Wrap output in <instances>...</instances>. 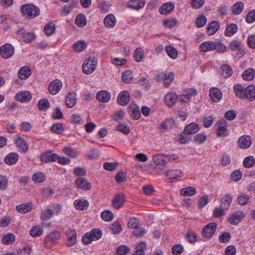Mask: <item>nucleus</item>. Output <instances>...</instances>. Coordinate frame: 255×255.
I'll use <instances>...</instances> for the list:
<instances>
[{"instance_id":"obj_1","label":"nucleus","mask_w":255,"mask_h":255,"mask_svg":"<svg viewBox=\"0 0 255 255\" xmlns=\"http://www.w3.org/2000/svg\"><path fill=\"white\" fill-rule=\"evenodd\" d=\"M234 91L236 95L240 99H247L249 101L255 99V86L249 85L244 88L240 85L234 86Z\"/></svg>"},{"instance_id":"obj_2","label":"nucleus","mask_w":255,"mask_h":255,"mask_svg":"<svg viewBox=\"0 0 255 255\" xmlns=\"http://www.w3.org/2000/svg\"><path fill=\"white\" fill-rule=\"evenodd\" d=\"M102 236V231L98 229H93L90 233L84 235L82 238L83 243L87 245L92 243L93 241L100 239Z\"/></svg>"},{"instance_id":"obj_3","label":"nucleus","mask_w":255,"mask_h":255,"mask_svg":"<svg viewBox=\"0 0 255 255\" xmlns=\"http://www.w3.org/2000/svg\"><path fill=\"white\" fill-rule=\"evenodd\" d=\"M97 65V60L94 57L86 58L82 65L83 72L86 74L92 73L96 69Z\"/></svg>"},{"instance_id":"obj_4","label":"nucleus","mask_w":255,"mask_h":255,"mask_svg":"<svg viewBox=\"0 0 255 255\" xmlns=\"http://www.w3.org/2000/svg\"><path fill=\"white\" fill-rule=\"evenodd\" d=\"M21 11L24 15L31 17H34L39 14V8L32 4L23 5L21 8Z\"/></svg>"},{"instance_id":"obj_5","label":"nucleus","mask_w":255,"mask_h":255,"mask_svg":"<svg viewBox=\"0 0 255 255\" xmlns=\"http://www.w3.org/2000/svg\"><path fill=\"white\" fill-rule=\"evenodd\" d=\"M61 238V234L57 231H53L46 236L44 244L48 248H51L53 244L57 242Z\"/></svg>"},{"instance_id":"obj_6","label":"nucleus","mask_w":255,"mask_h":255,"mask_svg":"<svg viewBox=\"0 0 255 255\" xmlns=\"http://www.w3.org/2000/svg\"><path fill=\"white\" fill-rule=\"evenodd\" d=\"M14 47L10 44H4L0 48V54L4 59L9 58L14 54Z\"/></svg>"},{"instance_id":"obj_7","label":"nucleus","mask_w":255,"mask_h":255,"mask_svg":"<svg viewBox=\"0 0 255 255\" xmlns=\"http://www.w3.org/2000/svg\"><path fill=\"white\" fill-rule=\"evenodd\" d=\"M18 37L20 38L25 43H30L35 37L33 33L26 31L23 28H19L17 31Z\"/></svg>"},{"instance_id":"obj_8","label":"nucleus","mask_w":255,"mask_h":255,"mask_svg":"<svg viewBox=\"0 0 255 255\" xmlns=\"http://www.w3.org/2000/svg\"><path fill=\"white\" fill-rule=\"evenodd\" d=\"M245 217V214L243 211L241 210L237 211L229 215L228 222L232 225H237Z\"/></svg>"},{"instance_id":"obj_9","label":"nucleus","mask_w":255,"mask_h":255,"mask_svg":"<svg viewBox=\"0 0 255 255\" xmlns=\"http://www.w3.org/2000/svg\"><path fill=\"white\" fill-rule=\"evenodd\" d=\"M14 98L16 101L25 103L31 99L32 94L28 91H20L15 94Z\"/></svg>"},{"instance_id":"obj_10","label":"nucleus","mask_w":255,"mask_h":255,"mask_svg":"<svg viewBox=\"0 0 255 255\" xmlns=\"http://www.w3.org/2000/svg\"><path fill=\"white\" fill-rule=\"evenodd\" d=\"M217 224L215 223H210L206 225L202 231L203 236L206 238H211L217 229Z\"/></svg>"},{"instance_id":"obj_11","label":"nucleus","mask_w":255,"mask_h":255,"mask_svg":"<svg viewBox=\"0 0 255 255\" xmlns=\"http://www.w3.org/2000/svg\"><path fill=\"white\" fill-rule=\"evenodd\" d=\"M75 184L78 188L84 190H89L92 187L91 183L83 177L77 178L75 180Z\"/></svg>"},{"instance_id":"obj_12","label":"nucleus","mask_w":255,"mask_h":255,"mask_svg":"<svg viewBox=\"0 0 255 255\" xmlns=\"http://www.w3.org/2000/svg\"><path fill=\"white\" fill-rule=\"evenodd\" d=\"M217 134L219 136H225L227 135V123L225 120H220L217 125Z\"/></svg>"},{"instance_id":"obj_13","label":"nucleus","mask_w":255,"mask_h":255,"mask_svg":"<svg viewBox=\"0 0 255 255\" xmlns=\"http://www.w3.org/2000/svg\"><path fill=\"white\" fill-rule=\"evenodd\" d=\"M62 87V83L61 81L56 79L50 83L49 85V92L52 95H55L58 93Z\"/></svg>"},{"instance_id":"obj_14","label":"nucleus","mask_w":255,"mask_h":255,"mask_svg":"<svg viewBox=\"0 0 255 255\" xmlns=\"http://www.w3.org/2000/svg\"><path fill=\"white\" fill-rule=\"evenodd\" d=\"M58 158V154L53 153L51 151L48 150L41 155V160L44 162H51L56 161Z\"/></svg>"},{"instance_id":"obj_15","label":"nucleus","mask_w":255,"mask_h":255,"mask_svg":"<svg viewBox=\"0 0 255 255\" xmlns=\"http://www.w3.org/2000/svg\"><path fill=\"white\" fill-rule=\"evenodd\" d=\"M178 96L175 92H169L164 96V102L168 107H172L176 103Z\"/></svg>"},{"instance_id":"obj_16","label":"nucleus","mask_w":255,"mask_h":255,"mask_svg":"<svg viewBox=\"0 0 255 255\" xmlns=\"http://www.w3.org/2000/svg\"><path fill=\"white\" fill-rule=\"evenodd\" d=\"M238 142L239 146L241 148H248L252 144L251 137L249 135H242L239 137Z\"/></svg>"},{"instance_id":"obj_17","label":"nucleus","mask_w":255,"mask_h":255,"mask_svg":"<svg viewBox=\"0 0 255 255\" xmlns=\"http://www.w3.org/2000/svg\"><path fill=\"white\" fill-rule=\"evenodd\" d=\"M145 4L144 0H130L127 4L128 8L137 10L143 7Z\"/></svg>"},{"instance_id":"obj_18","label":"nucleus","mask_w":255,"mask_h":255,"mask_svg":"<svg viewBox=\"0 0 255 255\" xmlns=\"http://www.w3.org/2000/svg\"><path fill=\"white\" fill-rule=\"evenodd\" d=\"M117 101L121 106L127 105L129 101V94L128 91H123L120 93L117 98Z\"/></svg>"},{"instance_id":"obj_19","label":"nucleus","mask_w":255,"mask_h":255,"mask_svg":"<svg viewBox=\"0 0 255 255\" xmlns=\"http://www.w3.org/2000/svg\"><path fill=\"white\" fill-rule=\"evenodd\" d=\"M209 95L212 100L215 102H219L223 96L221 90L216 87H212L210 89Z\"/></svg>"},{"instance_id":"obj_20","label":"nucleus","mask_w":255,"mask_h":255,"mask_svg":"<svg viewBox=\"0 0 255 255\" xmlns=\"http://www.w3.org/2000/svg\"><path fill=\"white\" fill-rule=\"evenodd\" d=\"M125 198L124 195L118 194L115 196L112 200V204L114 208L119 209L124 205Z\"/></svg>"},{"instance_id":"obj_21","label":"nucleus","mask_w":255,"mask_h":255,"mask_svg":"<svg viewBox=\"0 0 255 255\" xmlns=\"http://www.w3.org/2000/svg\"><path fill=\"white\" fill-rule=\"evenodd\" d=\"M96 99L100 102L107 103L111 99V94L105 90L100 91L96 94Z\"/></svg>"},{"instance_id":"obj_22","label":"nucleus","mask_w":255,"mask_h":255,"mask_svg":"<svg viewBox=\"0 0 255 255\" xmlns=\"http://www.w3.org/2000/svg\"><path fill=\"white\" fill-rule=\"evenodd\" d=\"M19 159V156L16 152H13L8 153L4 158V162L7 165L15 164Z\"/></svg>"},{"instance_id":"obj_23","label":"nucleus","mask_w":255,"mask_h":255,"mask_svg":"<svg viewBox=\"0 0 255 255\" xmlns=\"http://www.w3.org/2000/svg\"><path fill=\"white\" fill-rule=\"evenodd\" d=\"M31 74L30 68L28 66H23L20 68L18 72V76L21 80H25L29 78Z\"/></svg>"},{"instance_id":"obj_24","label":"nucleus","mask_w":255,"mask_h":255,"mask_svg":"<svg viewBox=\"0 0 255 255\" xmlns=\"http://www.w3.org/2000/svg\"><path fill=\"white\" fill-rule=\"evenodd\" d=\"M14 142L19 150L22 152H26L28 149V145L25 140L20 136H17L14 139Z\"/></svg>"},{"instance_id":"obj_25","label":"nucleus","mask_w":255,"mask_h":255,"mask_svg":"<svg viewBox=\"0 0 255 255\" xmlns=\"http://www.w3.org/2000/svg\"><path fill=\"white\" fill-rule=\"evenodd\" d=\"M53 216L51 211L47 207L46 209L42 211L40 216V219L42 221V225L44 226L49 227L51 223H49L47 224H45V221L50 219Z\"/></svg>"},{"instance_id":"obj_26","label":"nucleus","mask_w":255,"mask_h":255,"mask_svg":"<svg viewBox=\"0 0 255 255\" xmlns=\"http://www.w3.org/2000/svg\"><path fill=\"white\" fill-rule=\"evenodd\" d=\"M215 41H207L202 43L200 46L199 49L201 51L203 52H207L209 51L215 50Z\"/></svg>"},{"instance_id":"obj_27","label":"nucleus","mask_w":255,"mask_h":255,"mask_svg":"<svg viewBox=\"0 0 255 255\" xmlns=\"http://www.w3.org/2000/svg\"><path fill=\"white\" fill-rule=\"evenodd\" d=\"M65 103L68 108H72L76 104V95L74 92H69L66 97Z\"/></svg>"},{"instance_id":"obj_28","label":"nucleus","mask_w":255,"mask_h":255,"mask_svg":"<svg viewBox=\"0 0 255 255\" xmlns=\"http://www.w3.org/2000/svg\"><path fill=\"white\" fill-rule=\"evenodd\" d=\"M199 130V127L197 124L192 123L187 125L184 130L185 134H192L196 133Z\"/></svg>"},{"instance_id":"obj_29","label":"nucleus","mask_w":255,"mask_h":255,"mask_svg":"<svg viewBox=\"0 0 255 255\" xmlns=\"http://www.w3.org/2000/svg\"><path fill=\"white\" fill-rule=\"evenodd\" d=\"M104 23L106 27L113 28L116 23V17L113 14H109L105 17Z\"/></svg>"},{"instance_id":"obj_30","label":"nucleus","mask_w":255,"mask_h":255,"mask_svg":"<svg viewBox=\"0 0 255 255\" xmlns=\"http://www.w3.org/2000/svg\"><path fill=\"white\" fill-rule=\"evenodd\" d=\"M158 76L163 79L164 87H168L174 79V74L172 73H159Z\"/></svg>"},{"instance_id":"obj_31","label":"nucleus","mask_w":255,"mask_h":255,"mask_svg":"<svg viewBox=\"0 0 255 255\" xmlns=\"http://www.w3.org/2000/svg\"><path fill=\"white\" fill-rule=\"evenodd\" d=\"M174 4L171 2H165L159 9V12L162 14H166L174 8Z\"/></svg>"},{"instance_id":"obj_32","label":"nucleus","mask_w":255,"mask_h":255,"mask_svg":"<svg viewBox=\"0 0 255 255\" xmlns=\"http://www.w3.org/2000/svg\"><path fill=\"white\" fill-rule=\"evenodd\" d=\"M238 30V26L236 24L231 23L227 26L225 30V35L231 37L237 32Z\"/></svg>"},{"instance_id":"obj_33","label":"nucleus","mask_w":255,"mask_h":255,"mask_svg":"<svg viewBox=\"0 0 255 255\" xmlns=\"http://www.w3.org/2000/svg\"><path fill=\"white\" fill-rule=\"evenodd\" d=\"M87 43L84 40H78L73 45V48L75 51L81 52L86 49Z\"/></svg>"},{"instance_id":"obj_34","label":"nucleus","mask_w":255,"mask_h":255,"mask_svg":"<svg viewBox=\"0 0 255 255\" xmlns=\"http://www.w3.org/2000/svg\"><path fill=\"white\" fill-rule=\"evenodd\" d=\"M74 205L77 209L84 210L88 208L89 202L84 199H79L75 201Z\"/></svg>"},{"instance_id":"obj_35","label":"nucleus","mask_w":255,"mask_h":255,"mask_svg":"<svg viewBox=\"0 0 255 255\" xmlns=\"http://www.w3.org/2000/svg\"><path fill=\"white\" fill-rule=\"evenodd\" d=\"M68 240L67 244L69 246L74 245L76 242L77 234L75 230H70L67 232Z\"/></svg>"},{"instance_id":"obj_36","label":"nucleus","mask_w":255,"mask_h":255,"mask_svg":"<svg viewBox=\"0 0 255 255\" xmlns=\"http://www.w3.org/2000/svg\"><path fill=\"white\" fill-rule=\"evenodd\" d=\"M16 209L18 212L21 214H25L31 210L32 205L30 203L22 204L17 206Z\"/></svg>"},{"instance_id":"obj_37","label":"nucleus","mask_w":255,"mask_h":255,"mask_svg":"<svg viewBox=\"0 0 255 255\" xmlns=\"http://www.w3.org/2000/svg\"><path fill=\"white\" fill-rule=\"evenodd\" d=\"M242 76L245 80H252L255 77V70L253 68L248 69L244 71Z\"/></svg>"},{"instance_id":"obj_38","label":"nucleus","mask_w":255,"mask_h":255,"mask_svg":"<svg viewBox=\"0 0 255 255\" xmlns=\"http://www.w3.org/2000/svg\"><path fill=\"white\" fill-rule=\"evenodd\" d=\"M196 192L195 188L192 186H188L182 188L180 191V194L184 196H191L194 195Z\"/></svg>"},{"instance_id":"obj_39","label":"nucleus","mask_w":255,"mask_h":255,"mask_svg":"<svg viewBox=\"0 0 255 255\" xmlns=\"http://www.w3.org/2000/svg\"><path fill=\"white\" fill-rule=\"evenodd\" d=\"M218 28L219 25L218 22L212 21L208 26L207 33L209 35H212L216 32Z\"/></svg>"},{"instance_id":"obj_40","label":"nucleus","mask_w":255,"mask_h":255,"mask_svg":"<svg viewBox=\"0 0 255 255\" xmlns=\"http://www.w3.org/2000/svg\"><path fill=\"white\" fill-rule=\"evenodd\" d=\"M232 200V196L230 194H227L223 197L221 201L220 205L221 207L226 209V210L228 209L229 208Z\"/></svg>"},{"instance_id":"obj_41","label":"nucleus","mask_w":255,"mask_h":255,"mask_svg":"<svg viewBox=\"0 0 255 255\" xmlns=\"http://www.w3.org/2000/svg\"><path fill=\"white\" fill-rule=\"evenodd\" d=\"M183 175V172L180 170H173L171 171L168 173L169 180L170 182H172L177 179L178 177H182Z\"/></svg>"},{"instance_id":"obj_42","label":"nucleus","mask_w":255,"mask_h":255,"mask_svg":"<svg viewBox=\"0 0 255 255\" xmlns=\"http://www.w3.org/2000/svg\"><path fill=\"white\" fill-rule=\"evenodd\" d=\"M43 233L42 228L39 226L37 225L32 227L30 231V234L33 237H40L42 235Z\"/></svg>"},{"instance_id":"obj_43","label":"nucleus","mask_w":255,"mask_h":255,"mask_svg":"<svg viewBox=\"0 0 255 255\" xmlns=\"http://www.w3.org/2000/svg\"><path fill=\"white\" fill-rule=\"evenodd\" d=\"M175 125L174 120L172 119H167L162 122L161 128L164 130H169L174 127Z\"/></svg>"},{"instance_id":"obj_44","label":"nucleus","mask_w":255,"mask_h":255,"mask_svg":"<svg viewBox=\"0 0 255 255\" xmlns=\"http://www.w3.org/2000/svg\"><path fill=\"white\" fill-rule=\"evenodd\" d=\"M221 74L225 78H228L233 74V69L228 65H224L221 67Z\"/></svg>"},{"instance_id":"obj_45","label":"nucleus","mask_w":255,"mask_h":255,"mask_svg":"<svg viewBox=\"0 0 255 255\" xmlns=\"http://www.w3.org/2000/svg\"><path fill=\"white\" fill-rule=\"evenodd\" d=\"M15 236L13 234L8 233L4 235L2 238V243L6 245L12 244L15 241Z\"/></svg>"},{"instance_id":"obj_46","label":"nucleus","mask_w":255,"mask_h":255,"mask_svg":"<svg viewBox=\"0 0 255 255\" xmlns=\"http://www.w3.org/2000/svg\"><path fill=\"white\" fill-rule=\"evenodd\" d=\"M76 24L80 27H83L87 24V19L85 15L79 14L77 15L75 19Z\"/></svg>"},{"instance_id":"obj_47","label":"nucleus","mask_w":255,"mask_h":255,"mask_svg":"<svg viewBox=\"0 0 255 255\" xmlns=\"http://www.w3.org/2000/svg\"><path fill=\"white\" fill-rule=\"evenodd\" d=\"M144 57L143 50L141 47L137 48L134 52V59L137 62L142 61Z\"/></svg>"},{"instance_id":"obj_48","label":"nucleus","mask_w":255,"mask_h":255,"mask_svg":"<svg viewBox=\"0 0 255 255\" xmlns=\"http://www.w3.org/2000/svg\"><path fill=\"white\" fill-rule=\"evenodd\" d=\"M244 8V3L241 1L237 2L233 5L232 12L236 15L239 14L243 11Z\"/></svg>"},{"instance_id":"obj_49","label":"nucleus","mask_w":255,"mask_h":255,"mask_svg":"<svg viewBox=\"0 0 255 255\" xmlns=\"http://www.w3.org/2000/svg\"><path fill=\"white\" fill-rule=\"evenodd\" d=\"M63 151L66 155L71 158H76L78 156V153L76 150L71 147H64Z\"/></svg>"},{"instance_id":"obj_50","label":"nucleus","mask_w":255,"mask_h":255,"mask_svg":"<svg viewBox=\"0 0 255 255\" xmlns=\"http://www.w3.org/2000/svg\"><path fill=\"white\" fill-rule=\"evenodd\" d=\"M102 219L106 222H110L114 218L113 213L109 210H105L101 212Z\"/></svg>"},{"instance_id":"obj_51","label":"nucleus","mask_w":255,"mask_h":255,"mask_svg":"<svg viewBox=\"0 0 255 255\" xmlns=\"http://www.w3.org/2000/svg\"><path fill=\"white\" fill-rule=\"evenodd\" d=\"M122 80L126 83H129L132 81V73L130 70H127L123 73Z\"/></svg>"},{"instance_id":"obj_52","label":"nucleus","mask_w":255,"mask_h":255,"mask_svg":"<svg viewBox=\"0 0 255 255\" xmlns=\"http://www.w3.org/2000/svg\"><path fill=\"white\" fill-rule=\"evenodd\" d=\"M165 51L168 55L172 59H175L177 57V51L172 46H167L165 47Z\"/></svg>"},{"instance_id":"obj_53","label":"nucleus","mask_w":255,"mask_h":255,"mask_svg":"<svg viewBox=\"0 0 255 255\" xmlns=\"http://www.w3.org/2000/svg\"><path fill=\"white\" fill-rule=\"evenodd\" d=\"M45 175L40 172L35 173L32 175V180L35 183H40L44 181Z\"/></svg>"},{"instance_id":"obj_54","label":"nucleus","mask_w":255,"mask_h":255,"mask_svg":"<svg viewBox=\"0 0 255 255\" xmlns=\"http://www.w3.org/2000/svg\"><path fill=\"white\" fill-rule=\"evenodd\" d=\"M55 30V24L52 22L47 23L44 27V31L46 35H51L53 34Z\"/></svg>"},{"instance_id":"obj_55","label":"nucleus","mask_w":255,"mask_h":255,"mask_svg":"<svg viewBox=\"0 0 255 255\" xmlns=\"http://www.w3.org/2000/svg\"><path fill=\"white\" fill-rule=\"evenodd\" d=\"M215 50H217L218 52L224 53L226 50L227 47L223 44L221 41H215Z\"/></svg>"},{"instance_id":"obj_56","label":"nucleus","mask_w":255,"mask_h":255,"mask_svg":"<svg viewBox=\"0 0 255 255\" xmlns=\"http://www.w3.org/2000/svg\"><path fill=\"white\" fill-rule=\"evenodd\" d=\"M250 200V197L246 194H241L238 197V202L241 205L247 204Z\"/></svg>"},{"instance_id":"obj_57","label":"nucleus","mask_w":255,"mask_h":255,"mask_svg":"<svg viewBox=\"0 0 255 255\" xmlns=\"http://www.w3.org/2000/svg\"><path fill=\"white\" fill-rule=\"evenodd\" d=\"M52 215H58L62 210V206L58 204H54L48 207Z\"/></svg>"},{"instance_id":"obj_58","label":"nucleus","mask_w":255,"mask_h":255,"mask_svg":"<svg viewBox=\"0 0 255 255\" xmlns=\"http://www.w3.org/2000/svg\"><path fill=\"white\" fill-rule=\"evenodd\" d=\"M163 157L164 154H156L153 155L152 159L155 164L164 165Z\"/></svg>"},{"instance_id":"obj_59","label":"nucleus","mask_w":255,"mask_h":255,"mask_svg":"<svg viewBox=\"0 0 255 255\" xmlns=\"http://www.w3.org/2000/svg\"><path fill=\"white\" fill-rule=\"evenodd\" d=\"M178 156L176 154H164V165L173 160L178 159Z\"/></svg>"},{"instance_id":"obj_60","label":"nucleus","mask_w":255,"mask_h":255,"mask_svg":"<svg viewBox=\"0 0 255 255\" xmlns=\"http://www.w3.org/2000/svg\"><path fill=\"white\" fill-rule=\"evenodd\" d=\"M255 162V158L253 156H248L244 159L243 164L246 167L250 168L254 165Z\"/></svg>"},{"instance_id":"obj_61","label":"nucleus","mask_w":255,"mask_h":255,"mask_svg":"<svg viewBox=\"0 0 255 255\" xmlns=\"http://www.w3.org/2000/svg\"><path fill=\"white\" fill-rule=\"evenodd\" d=\"M129 248L125 245L119 246L117 250L118 255H126L129 251Z\"/></svg>"},{"instance_id":"obj_62","label":"nucleus","mask_w":255,"mask_h":255,"mask_svg":"<svg viewBox=\"0 0 255 255\" xmlns=\"http://www.w3.org/2000/svg\"><path fill=\"white\" fill-rule=\"evenodd\" d=\"M115 179L117 182L121 183L126 180V172L120 171H119L115 176Z\"/></svg>"},{"instance_id":"obj_63","label":"nucleus","mask_w":255,"mask_h":255,"mask_svg":"<svg viewBox=\"0 0 255 255\" xmlns=\"http://www.w3.org/2000/svg\"><path fill=\"white\" fill-rule=\"evenodd\" d=\"M229 47L232 50L236 51L242 47V44L240 41L235 40L230 43Z\"/></svg>"},{"instance_id":"obj_64","label":"nucleus","mask_w":255,"mask_h":255,"mask_svg":"<svg viewBox=\"0 0 255 255\" xmlns=\"http://www.w3.org/2000/svg\"><path fill=\"white\" fill-rule=\"evenodd\" d=\"M207 23V18L204 15H200L196 19V24L198 27H203Z\"/></svg>"}]
</instances>
